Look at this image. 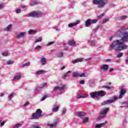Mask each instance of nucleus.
<instances>
[{
  "label": "nucleus",
  "instance_id": "nucleus-1",
  "mask_svg": "<svg viewBox=\"0 0 128 128\" xmlns=\"http://www.w3.org/2000/svg\"><path fill=\"white\" fill-rule=\"evenodd\" d=\"M128 30L126 27H122L119 31L120 34H121L122 36L120 40H116L110 45V48L111 50H114L116 52L118 50H127L128 46L126 44L125 42H128V32H124Z\"/></svg>",
  "mask_w": 128,
  "mask_h": 128
},
{
  "label": "nucleus",
  "instance_id": "nucleus-2",
  "mask_svg": "<svg viewBox=\"0 0 128 128\" xmlns=\"http://www.w3.org/2000/svg\"><path fill=\"white\" fill-rule=\"evenodd\" d=\"M94 4H98L97 8H104V6L106 4V2L104 0H93Z\"/></svg>",
  "mask_w": 128,
  "mask_h": 128
},
{
  "label": "nucleus",
  "instance_id": "nucleus-3",
  "mask_svg": "<svg viewBox=\"0 0 128 128\" xmlns=\"http://www.w3.org/2000/svg\"><path fill=\"white\" fill-rule=\"evenodd\" d=\"M42 111L40 109H37L36 112L32 114L30 120H38L42 116Z\"/></svg>",
  "mask_w": 128,
  "mask_h": 128
},
{
  "label": "nucleus",
  "instance_id": "nucleus-4",
  "mask_svg": "<svg viewBox=\"0 0 128 128\" xmlns=\"http://www.w3.org/2000/svg\"><path fill=\"white\" fill-rule=\"evenodd\" d=\"M108 110H110V108H108L101 110L100 113L101 116L97 118L96 120H102L104 118H106V114H108Z\"/></svg>",
  "mask_w": 128,
  "mask_h": 128
},
{
  "label": "nucleus",
  "instance_id": "nucleus-5",
  "mask_svg": "<svg viewBox=\"0 0 128 128\" xmlns=\"http://www.w3.org/2000/svg\"><path fill=\"white\" fill-rule=\"evenodd\" d=\"M42 16V12L38 11H34L29 14V16L32 18H40Z\"/></svg>",
  "mask_w": 128,
  "mask_h": 128
},
{
  "label": "nucleus",
  "instance_id": "nucleus-6",
  "mask_svg": "<svg viewBox=\"0 0 128 128\" xmlns=\"http://www.w3.org/2000/svg\"><path fill=\"white\" fill-rule=\"evenodd\" d=\"M120 94L118 97L114 96V100H118V98H122V97L124 96L125 94H126V90H121L120 92Z\"/></svg>",
  "mask_w": 128,
  "mask_h": 128
},
{
  "label": "nucleus",
  "instance_id": "nucleus-7",
  "mask_svg": "<svg viewBox=\"0 0 128 128\" xmlns=\"http://www.w3.org/2000/svg\"><path fill=\"white\" fill-rule=\"evenodd\" d=\"M86 76V74L82 73L81 74H80V73L78 72H73L72 74V76L73 78H78V76H80V78H82L83 76Z\"/></svg>",
  "mask_w": 128,
  "mask_h": 128
},
{
  "label": "nucleus",
  "instance_id": "nucleus-8",
  "mask_svg": "<svg viewBox=\"0 0 128 128\" xmlns=\"http://www.w3.org/2000/svg\"><path fill=\"white\" fill-rule=\"evenodd\" d=\"M64 88H66V86L64 85L62 86H56L55 87V88L53 90L54 92H56V90H63Z\"/></svg>",
  "mask_w": 128,
  "mask_h": 128
},
{
  "label": "nucleus",
  "instance_id": "nucleus-9",
  "mask_svg": "<svg viewBox=\"0 0 128 128\" xmlns=\"http://www.w3.org/2000/svg\"><path fill=\"white\" fill-rule=\"evenodd\" d=\"M98 96H104L106 94V92L104 90H100L97 92Z\"/></svg>",
  "mask_w": 128,
  "mask_h": 128
},
{
  "label": "nucleus",
  "instance_id": "nucleus-10",
  "mask_svg": "<svg viewBox=\"0 0 128 128\" xmlns=\"http://www.w3.org/2000/svg\"><path fill=\"white\" fill-rule=\"evenodd\" d=\"M80 22V21L79 20H78L75 23H70L68 24V28H72L73 26H76V24H78Z\"/></svg>",
  "mask_w": 128,
  "mask_h": 128
},
{
  "label": "nucleus",
  "instance_id": "nucleus-11",
  "mask_svg": "<svg viewBox=\"0 0 128 128\" xmlns=\"http://www.w3.org/2000/svg\"><path fill=\"white\" fill-rule=\"evenodd\" d=\"M86 26L88 27L92 26V22L90 19H88L85 22Z\"/></svg>",
  "mask_w": 128,
  "mask_h": 128
},
{
  "label": "nucleus",
  "instance_id": "nucleus-12",
  "mask_svg": "<svg viewBox=\"0 0 128 128\" xmlns=\"http://www.w3.org/2000/svg\"><path fill=\"white\" fill-rule=\"evenodd\" d=\"M108 124L107 122H105L103 123H100V124H96V128H100L102 126H104L105 124Z\"/></svg>",
  "mask_w": 128,
  "mask_h": 128
},
{
  "label": "nucleus",
  "instance_id": "nucleus-13",
  "mask_svg": "<svg viewBox=\"0 0 128 128\" xmlns=\"http://www.w3.org/2000/svg\"><path fill=\"white\" fill-rule=\"evenodd\" d=\"M82 60H84V58H77L75 60H74L73 61H72V64H76L78 62H82Z\"/></svg>",
  "mask_w": 128,
  "mask_h": 128
},
{
  "label": "nucleus",
  "instance_id": "nucleus-14",
  "mask_svg": "<svg viewBox=\"0 0 128 128\" xmlns=\"http://www.w3.org/2000/svg\"><path fill=\"white\" fill-rule=\"evenodd\" d=\"M90 96L91 98H98V92H93L92 93L90 94Z\"/></svg>",
  "mask_w": 128,
  "mask_h": 128
},
{
  "label": "nucleus",
  "instance_id": "nucleus-15",
  "mask_svg": "<svg viewBox=\"0 0 128 128\" xmlns=\"http://www.w3.org/2000/svg\"><path fill=\"white\" fill-rule=\"evenodd\" d=\"M108 64H103L100 67V70H108Z\"/></svg>",
  "mask_w": 128,
  "mask_h": 128
},
{
  "label": "nucleus",
  "instance_id": "nucleus-16",
  "mask_svg": "<svg viewBox=\"0 0 128 128\" xmlns=\"http://www.w3.org/2000/svg\"><path fill=\"white\" fill-rule=\"evenodd\" d=\"M76 96H77V98H88V94H83L81 95L78 94Z\"/></svg>",
  "mask_w": 128,
  "mask_h": 128
},
{
  "label": "nucleus",
  "instance_id": "nucleus-17",
  "mask_svg": "<svg viewBox=\"0 0 128 128\" xmlns=\"http://www.w3.org/2000/svg\"><path fill=\"white\" fill-rule=\"evenodd\" d=\"M114 100H114H114H107L104 101V104H112V103L114 102Z\"/></svg>",
  "mask_w": 128,
  "mask_h": 128
},
{
  "label": "nucleus",
  "instance_id": "nucleus-18",
  "mask_svg": "<svg viewBox=\"0 0 128 128\" xmlns=\"http://www.w3.org/2000/svg\"><path fill=\"white\" fill-rule=\"evenodd\" d=\"M78 116H86V112H78L76 114Z\"/></svg>",
  "mask_w": 128,
  "mask_h": 128
},
{
  "label": "nucleus",
  "instance_id": "nucleus-19",
  "mask_svg": "<svg viewBox=\"0 0 128 128\" xmlns=\"http://www.w3.org/2000/svg\"><path fill=\"white\" fill-rule=\"evenodd\" d=\"M40 62H42V66H44V64H46V59L44 58H42L40 60Z\"/></svg>",
  "mask_w": 128,
  "mask_h": 128
},
{
  "label": "nucleus",
  "instance_id": "nucleus-20",
  "mask_svg": "<svg viewBox=\"0 0 128 128\" xmlns=\"http://www.w3.org/2000/svg\"><path fill=\"white\" fill-rule=\"evenodd\" d=\"M26 32H20L17 38H22L24 36H25Z\"/></svg>",
  "mask_w": 128,
  "mask_h": 128
},
{
  "label": "nucleus",
  "instance_id": "nucleus-21",
  "mask_svg": "<svg viewBox=\"0 0 128 128\" xmlns=\"http://www.w3.org/2000/svg\"><path fill=\"white\" fill-rule=\"evenodd\" d=\"M68 44L70 46H76V42H74V40H70L68 41Z\"/></svg>",
  "mask_w": 128,
  "mask_h": 128
},
{
  "label": "nucleus",
  "instance_id": "nucleus-22",
  "mask_svg": "<svg viewBox=\"0 0 128 128\" xmlns=\"http://www.w3.org/2000/svg\"><path fill=\"white\" fill-rule=\"evenodd\" d=\"M20 78H22V74H20L19 76H15L13 78V80H20Z\"/></svg>",
  "mask_w": 128,
  "mask_h": 128
},
{
  "label": "nucleus",
  "instance_id": "nucleus-23",
  "mask_svg": "<svg viewBox=\"0 0 128 128\" xmlns=\"http://www.w3.org/2000/svg\"><path fill=\"white\" fill-rule=\"evenodd\" d=\"M60 108V106H58L56 108H52V112H57L58 111V109Z\"/></svg>",
  "mask_w": 128,
  "mask_h": 128
},
{
  "label": "nucleus",
  "instance_id": "nucleus-24",
  "mask_svg": "<svg viewBox=\"0 0 128 128\" xmlns=\"http://www.w3.org/2000/svg\"><path fill=\"white\" fill-rule=\"evenodd\" d=\"M128 18V16H122L118 18V20H126V18Z\"/></svg>",
  "mask_w": 128,
  "mask_h": 128
},
{
  "label": "nucleus",
  "instance_id": "nucleus-25",
  "mask_svg": "<svg viewBox=\"0 0 128 128\" xmlns=\"http://www.w3.org/2000/svg\"><path fill=\"white\" fill-rule=\"evenodd\" d=\"M57 56L60 58H62L64 56V53L62 52H59L57 54Z\"/></svg>",
  "mask_w": 128,
  "mask_h": 128
},
{
  "label": "nucleus",
  "instance_id": "nucleus-26",
  "mask_svg": "<svg viewBox=\"0 0 128 128\" xmlns=\"http://www.w3.org/2000/svg\"><path fill=\"white\" fill-rule=\"evenodd\" d=\"M46 72V71L43 70H40L38 71L36 74H44Z\"/></svg>",
  "mask_w": 128,
  "mask_h": 128
},
{
  "label": "nucleus",
  "instance_id": "nucleus-27",
  "mask_svg": "<svg viewBox=\"0 0 128 128\" xmlns=\"http://www.w3.org/2000/svg\"><path fill=\"white\" fill-rule=\"evenodd\" d=\"M36 30H30L28 31V34H36Z\"/></svg>",
  "mask_w": 128,
  "mask_h": 128
},
{
  "label": "nucleus",
  "instance_id": "nucleus-28",
  "mask_svg": "<svg viewBox=\"0 0 128 128\" xmlns=\"http://www.w3.org/2000/svg\"><path fill=\"white\" fill-rule=\"evenodd\" d=\"M14 92L12 93L11 94H10L8 96V100H12V98H14Z\"/></svg>",
  "mask_w": 128,
  "mask_h": 128
},
{
  "label": "nucleus",
  "instance_id": "nucleus-29",
  "mask_svg": "<svg viewBox=\"0 0 128 128\" xmlns=\"http://www.w3.org/2000/svg\"><path fill=\"white\" fill-rule=\"evenodd\" d=\"M12 24H10L9 26H8L5 29V30H6L7 32H8V30H10V28H12Z\"/></svg>",
  "mask_w": 128,
  "mask_h": 128
},
{
  "label": "nucleus",
  "instance_id": "nucleus-30",
  "mask_svg": "<svg viewBox=\"0 0 128 128\" xmlns=\"http://www.w3.org/2000/svg\"><path fill=\"white\" fill-rule=\"evenodd\" d=\"M48 126H50V128H52L54 126H56V122H55L54 123L52 124H48Z\"/></svg>",
  "mask_w": 128,
  "mask_h": 128
},
{
  "label": "nucleus",
  "instance_id": "nucleus-31",
  "mask_svg": "<svg viewBox=\"0 0 128 128\" xmlns=\"http://www.w3.org/2000/svg\"><path fill=\"white\" fill-rule=\"evenodd\" d=\"M42 42V38H39L38 39H36V40L35 41V44H36V42Z\"/></svg>",
  "mask_w": 128,
  "mask_h": 128
},
{
  "label": "nucleus",
  "instance_id": "nucleus-32",
  "mask_svg": "<svg viewBox=\"0 0 128 128\" xmlns=\"http://www.w3.org/2000/svg\"><path fill=\"white\" fill-rule=\"evenodd\" d=\"M88 122V117H86L84 120L83 122L84 124H86V122Z\"/></svg>",
  "mask_w": 128,
  "mask_h": 128
},
{
  "label": "nucleus",
  "instance_id": "nucleus-33",
  "mask_svg": "<svg viewBox=\"0 0 128 128\" xmlns=\"http://www.w3.org/2000/svg\"><path fill=\"white\" fill-rule=\"evenodd\" d=\"M54 44V42H49L47 44L46 46H52V44Z\"/></svg>",
  "mask_w": 128,
  "mask_h": 128
},
{
  "label": "nucleus",
  "instance_id": "nucleus-34",
  "mask_svg": "<svg viewBox=\"0 0 128 128\" xmlns=\"http://www.w3.org/2000/svg\"><path fill=\"white\" fill-rule=\"evenodd\" d=\"M30 62H27L25 64H24L22 65V66L24 67V66H30Z\"/></svg>",
  "mask_w": 128,
  "mask_h": 128
},
{
  "label": "nucleus",
  "instance_id": "nucleus-35",
  "mask_svg": "<svg viewBox=\"0 0 128 128\" xmlns=\"http://www.w3.org/2000/svg\"><path fill=\"white\" fill-rule=\"evenodd\" d=\"M104 13L98 16V20H100L101 18H102V17L104 16Z\"/></svg>",
  "mask_w": 128,
  "mask_h": 128
},
{
  "label": "nucleus",
  "instance_id": "nucleus-36",
  "mask_svg": "<svg viewBox=\"0 0 128 128\" xmlns=\"http://www.w3.org/2000/svg\"><path fill=\"white\" fill-rule=\"evenodd\" d=\"M122 54H124L122 52H120L119 54L117 55V58H122Z\"/></svg>",
  "mask_w": 128,
  "mask_h": 128
},
{
  "label": "nucleus",
  "instance_id": "nucleus-37",
  "mask_svg": "<svg viewBox=\"0 0 128 128\" xmlns=\"http://www.w3.org/2000/svg\"><path fill=\"white\" fill-rule=\"evenodd\" d=\"M36 4H38V1H34L31 4V6H36Z\"/></svg>",
  "mask_w": 128,
  "mask_h": 128
},
{
  "label": "nucleus",
  "instance_id": "nucleus-38",
  "mask_svg": "<svg viewBox=\"0 0 128 128\" xmlns=\"http://www.w3.org/2000/svg\"><path fill=\"white\" fill-rule=\"evenodd\" d=\"M14 61L8 60V61L7 62V64H14Z\"/></svg>",
  "mask_w": 128,
  "mask_h": 128
},
{
  "label": "nucleus",
  "instance_id": "nucleus-39",
  "mask_svg": "<svg viewBox=\"0 0 128 128\" xmlns=\"http://www.w3.org/2000/svg\"><path fill=\"white\" fill-rule=\"evenodd\" d=\"M22 124H16L14 126V128H20V126H21Z\"/></svg>",
  "mask_w": 128,
  "mask_h": 128
},
{
  "label": "nucleus",
  "instance_id": "nucleus-40",
  "mask_svg": "<svg viewBox=\"0 0 128 128\" xmlns=\"http://www.w3.org/2000/svg\"><path fill=\"white\" fill-rule=\"evenodd\" d=\"M96 22H98V20H91V24H96Z\"/></svg>",
  "mask_w": 128,
  "mask_h": 128
},
{
  "label": "nucleus",
  "instance_id": "nucleus-41",
  "mask_svg": "<svg viewBox=\"0 0 128 128\" xmlns=\"http://www.w3.org/2000/svg\"><path fill=\"white\" fill-rule=\"evenodd\" d=\"M2 54L3 56H6L8 54V52H4Z\"/></svg>",
  "mask_w": 128,
  "mask_h": 128
},
{
  "label": "nucleus",
  "instance_id": "nucleus-42",
  "mask_svg": "<svg viewBox=\"0 0 128 128\" xmlns=\"http://www.w3.org/2000/svg\"><path fill=\"white\" fill-rule=\"evenodd\" d=\"M16 14H20V12H22V10H20V9H18L16 10Z\"/></svg>",
  "mask_w": 128,
  "mask_h": 128
},
{
  "label": "nucleus",
  "instance_id": "nucleus-43",
  "mask_svg": "<svg viewBox=\"0 0 128 128\" xmlns=\"http://www.w3.org/2000/svg\"><path fill=\"white\" fill-rule=\"evenodd\" d=\"M102 88H107V90H110V88H112V87L108 86H102Z\"/></svg>",
  "mask_w": 128,
  "mask_h": 128
},
{
  "label": "nucleus",
  "instance_id": "nucleus-44",
  "mask_svg": "<svg viewBox=\"0 0 128 128\" xmlns=\"http://www.w3.org/2000/svg\"><path fill=\"white\" fill-rule=\"evenodd\" d=\"M40 48H42V46H37L35 48V50H40Z\"/></svg>",
  "mask_w": 128,
  "mask_h": 128
},
{
  "label": "nucleus",
  "instance_id": "nucleus-45",
  "mask_svg": "<svg viewBox=\"0 0 128 128\" xmlns=\"http://www.w3.org/2000/svg\"><path fill=\"white\" fill-rule=\"evenodd\" d=\"M30 104V102H26L25 104H24V106H28Z\"/></svg>",
  "mask_w": 128,
  "mask_h": 128
},
{
  "label": "nucleus",
  "instance_id": "nucleus-46",
  "mask_svg": "<svg viewBox=\"0 0 128 128\" xmlns=\"http://www.w3.org/2000/svg\"><path fill=\"white\" fill-rule=\"evenodd\" d=\"M80 84H84V80H82L80 81Z\"/></svg>",
  "mask_w": 128,
  "mask_h": 128
},
{
  "label": "nucleus",
  "instance_id": "nucleus-47",
  "mask_svg": "<svg viewBox=\"0 0 128 128\" xmlns=\"http://www.w3.org/2000/svg\"><path fill=\"white\" fill-rule=\"evenodd\" d=\"M108 22V19H104L103 20H102V24H106V22Z\"/></svg>",
  "mask_w": 128,
  "mask_h": 128
},
{
  "label": "nucleus",
  "instance_id": "nucleus-48",
  "mask_svg": "<svg viewBox=\"0 0 128 128\" xmlns=\"http://www.w3.org/2000/svg\"><path fill=\"white\" fill-rule=\"evenodd\" d=\"M94 44H96V42H94V41H92L90 46H94Z\"/></svg>",
  "mask_w": 128,
  "mask_h": 128
},
{
  "label": "nucleus",
  "instance_id": "nucleus-49",
  "mask_svg": "<svg viewBox=\"0 0 128 128\" xmlns=\"http://www.w3.org/2000/svg\"><path fill=\"white\" fill-rule=\"evenodd\" d=\"M66 109L64 108L62 110V114H66Z\"/></svg>",
  "mask_w": 128,
  "mask_h": 128
},
{
  "label": "nucleus",
  "instance_id": "nucleus-50",
  "mask_svg": "<svg viewBox=\"0 0 128 128\" xmlns=\"http://www.w3.org/2000/svg\"><path fill=\"white\" fill-rule=\"evenodd\" d=\"M44 100H46V96H43V97L41 98L40 100H41V102H42V101Z\"/></svg>",
  "mask_w": 128,
  "mask_h": 128
},
{
  "label": "nucleus",
  "instance_id": "nucleus-51",
  "mask_svg": "<svg viewBox=\"0 0 128 128\" xmlns=\"http://www.w3.org/2000/svg\"><path fill=\"white\" fill-rule=\"evenodd\" d=\"M68 76V74H64L63 76H62V78H66Z\"/></svg>",
  "mask_w": 128,
  "mask_h": 128
},
{
  "label": "nucleus",
  "instance_id": "nucleus-52",
  "mask_svg": "<svg viewBox=\"0 0 128 128\" xmlns=\"http://www.w3.org/2000/svg\"><path fill=\"white\" fill-rule=\"evenodd\" d=\"M1 126H4V122H2L0 123Z\"/></svg>",
  "mask_w": 128,
  "mask_h": 128
},
{
  "label": "nucleus",
  "instance_id": "nucleus-53",
  "mask_svg": "<svg viewBox=\"0 0 128 128\" xmlns=\"http://www.w3.org/2000/svg\"><path fill=\"white\" fill-rule=\"evenodd\" d=\"M112 60L110 59H106V62H111Z\"/></svg>",
  "mask_w": 128,
  "mask_h": 128
},
{
  "label": "nucleus",
  "instance_id": "nucleus-54",
  "mask_svg": "<svg viewBox=\"0 0 128 128\" xmlns=\"http://www.w3.org/2000/svg\"><path fill=\"white\" fill-rule=\"evenodd\" d=\"M66 68V66H62L60 69V70H64Z\"/></svg>",
  "mask_w": 128,
  "mask_h": 128
},
{
  "label": "nucleus",
  "instance_id": "nucleus-55",
  "mask_svg": "<svg viewBox=\"0 0 128 128\" xmlns=\"http://www.w3.org/2000/svg\"><path fill=\"white\" fill-rule=\"evenodd\" d=\"M112 70H114V68H110L109 72H112Z\"/></svg>",
  "mask_w": 128,
  "mask_h": 128
},
{
  "label": "nucleus",
  "instance_id": "nucleus-56",
  "mask_svg": "<svg viewBox=\"0 0 128 128\" xmlns=\"http://www.w3.org/2000/svg\"><path fill=\"white\" fill-rule=\"evenodd\" d=\"M70 72H72V71H70V70L68 71V72L66 73V74H70Z\"/></svg>",
  "mask_w": 128,
  "mask_h": 128
},
{
  "label": "nucleus",
  "instance_id": "nucleus-57",
  "mask_svg": "<svg viewBox=\"0 0 128 128\" xmlns=\"http://www.w3.org/2000/svg\"><path fill=\"white\" fill-rule=\"evenodd\" d=\"M4 8V6L0 4V10H1V8Z\"/></svg>",
  "mask_w": 128,
  "mask_h": 128
},
{
  "label": "nucleus",
  "instance_id": "nucleus-58",
  "mask_svg": "<svg viewBox=\"0 0 128 128\" xmlns=\"http://www.w3.org/2000/svg\"><path fill=\"white\" fill-rule=\"evenodd\" d=\"M92 60V58H87L86 59V60L88 62V60Z\"/></svg>",
  "mask_w": 128,
  "mask_h": 128
},
{
  "label": "nucleus",
  "instance_id": "nucleus-59",
  "mask_svg": "<svg viewBox=\"0 0 128 128\" xmlns=\"http://www.w3.org/2000/svg\"><path fill=\"white\" fill-rule=\"evenodd\" d=\"M4 96V94H2L0 95V96Z\"/></svg>",
  "mask_w": 128,
  "mask_h": 128
},
{
  "label": "nucleus",
  "instance_id": "nucleus-60",
  "mask_svg": "<svg viewBox=\"0 0 128 128\" xmlns=\"http://www.w3.org/2000/svg\"><path fill=\"white\" fill-rule=\"evenodd\" d=\"M22 8H26V6H22Z\"/></svg>",
  "mask_w": 128,
  "mask_h": 128
},
{
  "label": "nucleus",
  "instance_id": "nucleus-61",
  "mask_svg": "<svg viewBox=\"0 0 128 128\" xmlns=\"http://www.w3.org/2000/svg\"><path fill=\"white\" fill-rule=\"evenodd\" d=\"M126 62H128V58L126 60Z\"/></svg>",
  "mask_w": 128,
  "mask_h": 128
},
{
  "label": "nucleus",
  "instance_id": "nucleus-62",
  "mask_svg": "<svg viewBox=\"0 0 128 128\" xmlns=\"http://www.w3.org/2000/svg\"><path fill=\"white\" fill-rule=\"evenodd\" d=\"M46 83H44V84H43V86H46Z\"/></svg>",
  "mask_w": 128,
  "mask_h": 128
},
{
  "label": "nucleus",
  "instance_id": "nucleus-63",
  "mask_svg": "<svg viewBox=\"0 0 128 128\" xmlns=\"http://www.w3.org/2000/svg\"><path fill=\"white\" fill-rule=\"evenodd\" d=\"M111 84H112V82H110L109 83V86H110Z\"/></svg>",
  "mask_w": 128,
  "mask_h": 128
},
{
  "label": "nucleus",
  "instance_id": "nucleus-64",
  "mask_svg": "<svg viewBox=\"0 0 128 128\" xmlns=\"http://www.w3.org/2000/svg\"><path fill=\"white\" fill-rule=\"evenodd\" d=\"M112 38H110V40H112Z\"/></svg>",
  "mask_w": 128,
  "mask_h": 128
}]
</instances>
